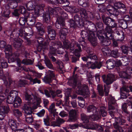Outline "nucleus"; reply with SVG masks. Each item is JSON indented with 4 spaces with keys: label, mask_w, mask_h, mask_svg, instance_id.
I'll return each mask as SVG.
<instances>
[{
    "label": "nucleus",
    "mask_w": 132,
    "mask_h": 132,
    "mask_svg": "<svg viewBox=\"0 0 132 132\" xmlns=\"http://www.w3.org/2000/svg\"><path fill=\"white\" fill-rule=\"evenodd\" d=\"M18 54L16 53H12L9 57L6 56V58L8 59V62L9 63L15 62L18 56Z\"/></svg>",
    "instance_id": "28"
},
{
    "label": "nucleus",
    "mask_w": 132,
    "mask_h": 132,
    "mask_svg": "<svg viewBox=\"0 0 132 132\" xmlns=\"http://www.w3.org/2000/svg\"><path fill=\"white\" fill-rule=\"evenodd\" d=\"M74 20L76 23L77 27H81V25L82 24V19L79 15L76 14L74 17Z\"/></svg>",
    "instance_id": "32"
},
{
    "label": "nucleus",
    "mask_w": 132,
    "mask_h": 132,
    "mask_svg": "<svg viewBox=\"0 0 132 132\" xmlns=\"http://www.w3.org/2000/svg\"><path fill=\"white\" fill-rule=\"evenodd\" d=\"M125 122L126 121L125 120L119 117L116 118L115 122L113 124L118 126L123 125Z\"/></svg>",
    "instance_id": "37"
},
{
    "label": "nucleus",
    "mask_w": 132,
    "mask_h": 132,
    "mask_svg": "<svg viewBox=\"0 0 132 132\" xmlns=\"http://www.w3.org/2000/svg\"><path fill=\"white\" fill-rule=\"evenodd\" d=\"M113 29L109 26L106 25L104 31V35L106 38H107L109 39H113V36L112 33L113 32L112 30Z\"/></svg>",
    "instance_id": "16"
},
{
    "label": "nucleus",
    "mask_w": 132,
    "mask_h": 132,
    "mask_svg": "<svg viewBox=\"0 0 132 132\" xmlns=\"http://www.w3.org/2000/svg\"><path fill=\"white\" fill-rule=\"evenodd\" d=\"M78 3L80 6L84 7H88L89 6L88 0H78Z\"/></svg>",
    "instance_id": "38"
},
{
    "label": "nucleus",
    "mask_w": 132,
    "mask_h": 132,
    "mask_svg": "<svg viewBox=\"0 0 132 132\" xmlns=\"http://www.w3.org/2000/svg\"><path fill=\"white\" fill-rule=\"evenodd\" d=\"M4 58H2L0 59V61L2 67L3 68H7L8 67L7 63L4 60Z\"/></svg>",
    "instance_id": "58"
},
{
    "label": "nucleus",
    "mask_w": 132,
    "mask_h": 132,
    "mask_svg": "<svg viewBox=\"0 0 132 132\" xmlns=\"http://www.w3.org/2000/svg\"><path fill=\"white\" fill-rule=\"evenodd\" d=\"M113 126L115 129L113 130V132H123V130L122 127L116 125L115 124H113Z\"/></svg>",
    "instance_id": "60"
},
{
    "label": "nucleus",
    "mask_w": 132,
    "mask_h": 132,
    "mask_svg": "<svg viewBox=\"0 0 132 132\" xmlns=\"http://www.w3.org/2000/svg\"><path fill=\"white\" fill-rule=\"evenodd\" d=\"M114 6L116 7L118 9H123L125 12L126 10V8L125 5L121 2H116L114 4Z\"/></svg>",
    "instance_id": "40"
},
{
    "label": "nucleus",
    "mask_w": 132,
    "mask_h": 132,
    "mask_svg": "<svg viewBox=\"0 0 132 132\" xmlns=\"http://www.w3.org/2000/svg\"><path fill=\"white\" fill-rule=\"evenodd\" d=\"M86 67L92 69H94L96 68L100 69L102 66V62H101L95 61L94 62H92L90 61L87 62Z\"/></svg>",
    "instance_id": "15"
},
{
    "label": "nucleus",
    "mask_w": 132,
    "mask_h": 132,
    "mask_svg": "<svg viewBox=\"0 0 132 132\" xmlns=\"http://www.w3.org/2000/svg\"><path fill=\"white\" fill-rule=\"evenodd\" d=\"M10 5V8L13 9L16 7L18 6V3L15 0H7Z\"/></svg>",
    "instance_id": "45"
},
{
    "label": "nucleus",
    "mask_w": 132,
    "mask_h": 132,
    "mask_svg": "<svg viewBox=\"0 0 132 132\" xmlns=\"http://www.w3.org/2000/svg\"><path fill=\"white\" fill-rule=\"evenodd\" d=\"M46 66L49 68L52 69L53 65L51 63L50 60L48 59H45L44 60Z\"/></svg>",
    "instance_id": "63"
},
{
    "label": "nucleus",
    "mask_w": 132,
    "mask_h": 132,
    "mask_svg": "<svg viewBox=\"0 0 132 132\" xmlns=\"http://www.w3.org/2000/svg\"><path fill=\"white\" fill-rule=\"evenodd\" d=\"M25 114L26 120V122L29 123H32L33 121V118L31 114L32 113V108L29 105L27 104H24L23 107Z\"/></svg>",
    "instance_id": "3"
},
{
    "label": "nucleus",
    "mask_w": 132,
    "mask_h": 132,
    "mask_svg": "<svg viewBox=\"0 0 132 132\" xmlns=\"http://www.w3.org/2000/svg\"><path fill=\"white\" fill-rule=\"evenodd\" d=\"M2 79L3 80L4 83L6 87L9 86L13 82V81L11 78L9 77L8 80L9 82H8L6 80V77L5 76H3L2 77Z\"/></svg>",
    "instance_id": "42"
},
{
    "label": "nucleus",
    "mask_w": 132,
    "mask_h": 132,
    "mask_svg": "<svg viewBox=\"0 0 132 132\" xmlns=\"http://www.w3.org/2000/svg\"><path fill=\"white\" fill-rule=\"evenodd\" d=\"M102 78L103 82L108 85L112 83L114 81L116 80L114 75L111 73L108 74L106 76L105 75L102 76ZM104 90L105 93V95H108L109 92L110 87L108 86H104Z\"/></svg>",
    "instance_id": "2"
},
{
    "label": "nucleus",
    "mask_w": 132,
    "mask_h": 132,
    "mask_svg": "<svg viewBox=\"0 0 132 132\" xmlns=\"http://www.w3.org/2000/svg\"><path fill=\"white\" fill-rule=\"evenodd\" d=\"M63 120V119L58 118H56V121H53L51 122V126L54 127L55 126L60 127L61 124L64 122Z\"/></svg>",
    "instance_id": "29"
},
{
    "label": "nucleus",
    "mask_w": 132,
    "mask_h": 132,
    "mask_svg": "<svg viewBox=\"0 0 132 132\" xmlns=\"http://www.w3.org/2000/svg\"><path fill=\"white\" fill-rule=\"evenodd\" d=\"M108 101V108L109 110H114L117 109V105L114 98L111 96L107 97Z\"/></svg>",
    "instance_id": "13"
},
{
    "label": "nucleus",
    "mask_w": 132,
    "mask_h": 132,
    "mask_svg": "<svg viewBox=\"0 0 132 132\" xmlns=\"http://www.w3.org/2000/svg\"><path fill=\"white\" fill-rule=\"evenodd\" d=\"M57 44L59 45V47H60V48L57 51V53L59 54H63L64 52L63 51V49L62 48L63 46L62 43L59 42H58Z\"/></svg>",
    "instance_id": "64"
},
{
    "label": "nucleus",
    "mask_w": 132,
    "mask_h": 132,
    "mask_svg": "<svg viewBox=\"0 0 132 132\" xmlns=\"http://www.w3.org/2000/svg\"><path fill=\"white\" fill-rule=\"evenodd\" d=\"M107 67L109 69H111L115 67L114 60L109 59L106 62Z\"/></svg>",
    "instance_id": "43"
},
{
    "label": "nucleus",
    "mask_w": 132,
    "mask_h": 132,
    "mask_svg": "<svg viewBox=\"0 0 132 132\" xmlns=\"http://www.w3.org/2000/svg\"><path fill=\"white\" fill-rule=\"evenodd\" d=\"M107 38V39H104L101 41V43L102 45L107 46L110 45L111 43L110 40L108 38Z\"/></svg>",
    "instance_id": "55"
},
{
    "label": "nucleus",
    "mask_w": 132,
    "mask_h": 132,
    "mask_svg": "<svg viewBox=\"0 0 132 132\" xmlns=\"http://www.w3.org/2000/svg\"><path fill=\"white\" fill-rule=\"evenodd\" d=\"M13 112L14 115L17 118L20 117L22 116L21 112L18 109H13Z\"/></svg>",
    "instance_id": "52"
},
{
    "label": "nucleus",
    "mask_w": 132,
    "mask_h": 132,
    "mask_svg": "<svg viewBox=\"0 0 132 132\" xmlns=\"http://www.w3.org/2000/svg\"><path fill=\"white\" fill-rule=\"evenodd\" d=\"M27 16V23L28 25L32 26L34 25L36 22V18L34 17H30L29 14L26 13Z\"/></svg>",
    "instance_id": "27"
},
{
    "label": "nucleus",
    "mask_w": 132,
    "mask_h": 132,
    "mask_svg": "<svg viewBox=\"0 0 132 132\" xmlns=\"http://www.w3.org/2000/svg\"><path fill=\"white\" fill-rule=\"evenodd\" d=\"M26 85H29L27 81L25 80H20L18 82V86L21 87Z\"/></svg>",
    "instance_id": "59"
},
{
    "label": "nucleus",
    "mask_w": 132,
    "mask_h": 132,
    "mask_svg": "<svg viewBox=\"0 0 132 132\" xmlns=\"http://www.w3.org/2000/svg\"><path fill=\"white\" fill-rule=\"evenodd\" d=\"M126 89L124 87H123L120 88V95L121 97L122 98H126L128 96L129 94L127 93Z\"/></svg>",
    "instance_id": "36"
},
{
    "label": "nucleus",
    "mask_w": 132,
    "mask_h": 132,
    "mask_svg": "<svg viewBox=\"0 0 132 132\" xmlns=\"http://www.w3.org/2000/svg\"><path fill=\"white\" fill-rule=\"evenodd\" d=\"M68 33V28L65 26V27L61 29L59 31V34L60 38L63 40H65Z\"/></svg>",
    "instance_id": "19"
},
{
    "label": "nucleus",
    "mask_w": 132,
    "mask_h": 132,
    "mask_svg": "<svg viewBox=\"0 0 132 132\" xmlns=\"http://www.w3.org/2000/svg\"><path fill=\"white\" fill-rule=\"evenodd\" d=\"M56 54L55 52H50L49 53L48 56L49 57L52 59V61L53 62H56L58 71H59L61 73H62L63 72L62 69H63L64 67L61 61L58 60L56 61V59L53 56V55H55Z\"/></svg>",
    "instance_id": "9"
},
{
    "label": "nucleus",
    "mask_w": 132,
    "mask_h": 132,
    "mask_svg": "<svg viewBox=\"0 0 132 132\" xmlns=\"http://www.w3.org/2000/svg\"><path fill=\"white\" fill-rule=\"evenodd\" d=\"M121 61L123 65L126 66L129 64V59L128 57L124 56L122 57Z\"/></svg>",
    "instance_id": "47"
},
{
    "label": "nucleus",
    "mask_w": 132,
    "mask_h": 132,
    "mask_svg": "<svg viewBox=\"0 0 132 132\" xmlns=\"http://www.w3.org/2000/svg\"><path fill=\"white\" fill-rule=\"evenodd\" d=\"M45 5L43 4H39L36 6L34 9V10H32L31 12L29 13H27V14H29L30 17H34L36 18L38 17L40 15V11L43 12L44 11Z\"/></svg>",
    "instance_id": "6"
},
{
    "label": "nucleus",
    "mask_w": 132,
    "mask_h": 132,
    "mask_svg": "<svg viewBox=\"0 0 132 132\" xmlns=\"http://www.w3.org/2000/svg\"><path fill=\"white\" fill-rule=\"evenodd\" d=\"M8 123L9 125L13 131H15L17 129V126L15 121L12 120V119H9Z\"/></svg>",
    "instance_id": "35"
},
{
    "label": "nucleus",
    "mask_w": 132,
    "mask_h": 132,
    "mask_svg": "<svg viewBox=\"0 0 132 132\" xmlns=\"http://www.w3.org/2000/svg\"><path fill=\"white\" fill-rule=\"evenodd\" d=\"M68 83L69 86H72L74 88H76L77 85V81L75 78L69 80Z\"/></svg>",
    "instance_id": "49"
},
{
    "label": "nucleus",
    "mask_w": 132,
    "mask_h": 132,
    "mask_svg": "<svg viewBox=\"0 0 132 132\" xmlns=\"http://www.w3.org/2000/svg\"><path fill=\"white\" fill-rule=\"evenodd\" d=\"M118 23L121 26L122 28L123 29H126L128 26V23L122 19H119L118 20Z\"/></svg>",
    "instance_id": "39"
},
{
    "label": "nucleus",
    "mask_w": 132,
    "mask_h": 132,
    "mask_svg": "<svg viewBox=\"0 0 132 132\" xmlns=\"http://www.w3.org/2000/svg\"><path fill=\"white\" fill-rule=\"evenodd\" d=\"M34 2L32 1L28 2L26 4V7L27 9L29 10H32L34 8Z\"/></svg>",
    "instance_id": "51"
},
{
    "label": "nucleus",
    "mask_w": 132,
    "mask_h": 132,
    "mask_svg": "<svg viewBox=\"0 0 132 132\" xmlns=\"http://www.w3.org/2000/svg\"><path fill=\"white\" fill-rule=\"evenodd\" d=\"M11 41L13 42V46L16 49H18L20 47L23 42V41L20 38L18 39Z\"/></svg>",
    "instance_id": "26"
},
{
    "label": "nucleus",
    "mask_w": 132,
    "mask_h": 132,
    "mask_svg": "<svg viewBox=\"0 0 132 132\" xmlns=\"http://www.w3.org/2000/svg\"><path fill=\"white\" fill-rule=\"evenodd\" d=\"M89 119L93 121L97 122L101 118V115L99 111L89 116Z\"/></svg>",
    "instance_id": "22"
},
{
    "label": "nucleus",
    "mask_w": 132,
    "mask_h": 132,
    "mask_svg": "<svg viewBox=\"0 0 132 132\" xmlns=\"http://www.w3.org/2000/svg\"><path fill=\"white\" fill-rule=\"evenodd\" d=\"M63 47L66 49H69L70 52H73L74 51V47L73 45H72L70 42L68 41L67 40H63Z\"/></svg>",
    "instance_id": "20"
},
{
    "label": "nucleus",
    "mask_w": 132,
    "mask_h": 132,
    "mask_svg": "<svg viewBox=\"0 0 132 132\" xmlns=\"http://www.w3.org/2000/svg\"><path fill=\"white\" fill-rule=\"evenodd\" d=\"M102 51L104 55H107L110 52V50L108 47L105 46L102 48Z\"/></svg>",
    "instance_id": "57"
},
{
    "label": "nucleus",
    "mask_w": 132,
    "mask_h": 132,
    "mask_svg": "<svg viewBox=\"0 0 132 132\" xmlns=\"http://www.w3.org/2000/svg\"><path fill=\"white\" fill-rule=\"evenodd\" d=\"M25 32L21 30H19V29H15L12 31L10 35V40L18 39L19 37L21 38V34H22L23 32Z\"/></svg>",
    "instance_id": "14"
},
{
    "label": "nucleus",
    "mask_w": 132,
    "mask_h": 132,
    "mask_svg": "<svg viewBox=\"0 0 132 132\" xmlns=\"http://www.w3.org/2000/svg\"><path fill=\"white\" fill-rule=\"evenodd\" d=\"M48 36L49 40H54L55 38L56 34L55 31L53 29L51 26H48L47 27Z\"/></svg>",
    "instance_id": "17"
},
{
    "label": "nucleus",
    "mask_w": 132,
    "mask_h": 132,
    "mask_svg": "<svg viewBox=\"0 0 132 132\" xmlns=\"http://www.w3.org/2000/svg\"><path fill=\"white\" fill-rule=\"evenodd\" d=\"M46 10V12H43V19L45 22L46 23H48L50 20V15L53 14L55 10L49 6L47 7Z\"/></svg>",
    "instance_id": "10"
},
{
    "label": "nucleus",
    "mask_w": 132,
    "mask_h": 132,
    "mask_svg": "<svg viewBox=\"0 0 132 132\" xmlns=\"http://www.w3.org/2000/svg\"><path fill=\"white\" fill-rule=\"evenodd\" d=\"M5 9L4 10L3 13L2 15L3 17L8 18H9V15L11 13L10 10V6L9 5H5Z\"/></svg>",
    "instance_id": "30"
},
{
    "label": "nucleus",
    "mask_w": 132,
    "mask_h": 132,
    "mask_svg": "<svg viewBox=\"0 0 132 132\" xmlns=\"http://www.w3.org/2000/svg\"><path fill=\"white\" fill-rule=\"evenodd\" d=\"M76 92L78 94L82 95L85 98H88L90 96V93L88 86L86 84L83 85L81 87H77Z\"/></svg>",
    "instance_id": "4"
},
{
    "label": "nucleus",
    "mask_w": 132,
    "mask_h": 132,
    "mask_svg": "<svg viewBox=\"0 0 132 132\" xmlns=\"http://www.w3.org/2000/svg\"><path fill=\"white\" fill-rule=\"evenodd\" d=\"M132 71V68L129 67H127L125 71H121L119 74L120 77L125 80L129 79L131 78L130 74Z\"/></svg>",
    "instance_id": "11"
},
{
    "label": "nucleus",
    "mask_w": 132,
    "mask_h": 132,
    "mask_svg": "<svg viewBox=\"0 0 132 132\" xmlns=\"http://www.w3.org/2000/svg\"><path fill=\"white\" fill-rule=\"evenodd\" d=\"M36 27L37 30L38 34L40 36H43L45 32L43 24L40 23L38 22L36 24Z\"/></svg>",
    "instance_id": "24"
},
{
    "label": "nucleus",
    "mask_w": 132,
    "mask_h": 132,
    "mask_svg": "<svg viewBox=\"0 0 132 132\" xmlns=\"http://www.w3.org/2000/svg\"><path fill=\"white\" fill-rule=\"evenodd\" d=\"M81 120L84 121V122L87 123L89 122V116H88L86 114L82 113L81 115Z\"/></svg>",
    "instance_id": "53"
},
{
    "label": "nucleus",
    "mask_w": 132,
    "mask_h": 132,
    "mask_svg": "<svg viewBox=\"0 0 132 132\" xmlns=\"http://www.w3.org/2000/svg\"><path fill=\"white\" fill-rule=\"evenodd\" d=\"M27 16H26L24 17L20 18L19 20V23L22 26L24 25L26 22H27Z\"/></svg>",
    "instance_id": "61"
},
{
    "label": "nucleus",
    "mask_w": 132,
    "mask_h": 132,
    "mask_svg": "<svg viewBox=\"0 0 132 132\" xmlns=\"http://www.w3.org/2000/svg\"><path fill=\"white\" fill-rule=\"evenodd\" d=\"M97 89L98 90L99 94L101 96L104 95V91L102 86L101 85H98L97 86Z\"/></svg>",
    "instance_id": "62"
},
{
    "label": "nucleus",
    "mask_w": 132,
    "mask_h": 132,
    "mask_svg": "<svg viewBox=\"0 0 132 132\" xmlns=\"http://www.w3.org/2000/svg\"><path fill=\"white\" fill-rule=\"evenodd\" d=\"M69 114L68 120L69 122H74L77 120V112L75 110H70L69 112Z\"/></svg>",
    "instance_id": "23"
},
{
    "label": "nucleus",
    "mask_w": 132,
    "mask_h": 132,
    "mask_svg": "<svg viewBox=\"0 0 132 132\" xmlns=\"http://www.w3.org/2000/svg\"><path fill=\"white\" fill-rule=\"evenodd\" d=\"M79 12L82 18L84 19H86L87 18H88L87 11L84 8H81Z\"/></svg>",
    "instance_id": "41"
},
{
    "label": "nucleus",
    "mask_w": 132,
    "mask_h": 132,
    "mask_svg": "<svg viewBox=\"0 0 132 132\" xmlns=\"http://www.w3.org/2000/svg\"><path fill=\"white\" fill-rule=\"evenodd\" d=\"M3 87H0V105L5 98V94L3 93Z\"/></svg>",
    "instance_id": "46"
},
{
    "label": "nucleus",
    "mask_w": 132,
    "mask_h": 132,
    "mask_svg": "<svg viewBox=\"0 0 132 132\" xmlns=\"http://www.w3.org/2000/svg\"><path fill=\"white\" fill-rule=\"evenodd\" d=\"M9 108L8 106H2L0 108V120H2L4 119L5 114L8 112Z\"/></svg>",
    "instance_id": "18"
},
{
    "label": "nucleus",
    "mask_w": 132,
    "mask_h": 132,
    "mask_svg": "<svg viewBox=\"0 0 132 132\" xmlns=\"http://www.w3.org/2000/svg\"><path fill=\"white\" fill-rule=\"evenodd\" d=\"M26 78L27 79L30 80V84L32 85H33L36 83L40 84L41 82L40 80H38L37 78L33 79L29 74H28L26 76Z\"/></svg>",
    "instance_id": "33"
},
{
    "label": "nucleus",
    "mask_w": 132,
    "mask_h": 132,
    "mask_svg": "<svg viewBox=\"0 0 132 132\" xmlns=\"http://www.w3.org/2000/svg\"><path fill=\"white\" fill-rule=\"evenodd\" d=\"M76 49L75 51V55L77 57L73 56L71 58V62L72 63H75L77 61L79 60L78 57L80 56V53L81 51L79 52V49Z\"/></svg>",
    "instance_id": "34"
},
{
    "label": "nucleus",
    "mask_w": 132,
    "mask_h": 132,
    "mask_svg": "<svg viewBox=\"0 0 132 132\" xmlns=\"http://www.w3.org/2000/svg\"><path fill=\"white\" fill-rule=\"evenodd\" d=\"M111 56L115 58L118 57L119 56V54L117 49H116L111 51Z\"/></svg>",
    "instance_id": "56"
},
{
    "label": "nucleus",
    "mask_w": 132,
    "mask_h": 132,
    "mask_svg": "<svg viewBox=\"0 0 132 132\" xmlns=\"http://www.w3.org/2000/svg\"><path fill=\"white\" fill-rule=\"evenodd\" d=\"M83 26L87 30H90V31H95L97 30L96 26L90 21H87L82 22V24L81 27Z\"/></svg>",
    "instance_id": "12"
},
{
    "label": "nucleus",
    "mask_w": 132,
    "mask_h": 132,
    "mask_svg": "<svg viewBox=\"0 0 132 132\" xmlns=\"http://www.w3.org/2000/svg\"><path fill=\"white\" fill-rule=\"evenodd\" d=\"M46 1L49 2L53 5H57L59 4L65 3L67 0H45Z\"/></svg>",
    "instance_id": "31"
},
{
    "label": "nucleus",
    "mask_w": 132,
    "mask_h": 132,
    "mask_svg": "<svg viewBox=\"0 0 132 132\" xmlns=\"http://www.w3.org/2000/svg\"><path fill=\"white\" fill-rule=\"evenodd\" d=\"M106 10L110 14L117 16L119 14V12L116 10L112 5L109 4L107 6Z\"/></svg>",
    "instance_id": "21"
},
{
    "label": "nucleus",
    "mask_w": 132,
    "mask_h": 132,
    "mask_svg": "<svg viewBox=\"0 0 132 132\" xmlns=\"http://www.w3.org/2000/svg\"><path fill=\"white\" fill-rule=\"evenodd\" d=\"M50 118L48 115H47L43 119L44 125L46 126H51V123L50 122Z\"/></svg>",
    "instance_id": "48"
},
{
    "label": "nucleus",
    "mask_w": 132,
    "mask_h": 132,
    "mask_svg": "<svg viewBox=\"0 0 132 132\" xmlns=\"http://www.w3.org/2000/svg\"><path fill=\"white\" fill-rule=\"evenodd\" d=\"M9 95L11 96L12 97L15 99V101L13 104L14 108H17L20 105L21 103V100L20 97L18 96V93L16 90H12L9 93Z\"/></svg>",
    "instance_id": "8"
},
{
    "label": "nucleus",
    "mask_w": 132,
    "mask_h": 132,
    "mask_svg": "<svg viewBox=\"0 0 132 132\" xmlns=\"http://www.w3.org/2000/svg\"><path fill=\"white\" fill-rule=\"evenodd\" d=\"M65 24L64 21L62 18H57V21L55 23V27L58 29H62L65 27Z\"/></svg>",
    "instance_id": "25"
},
{
    "label": "nucleus",
    "mask_w": 132,
    "mask_h": 132,
    "mask_svg": "<svg viewBox=\"0 0 132 132\" xmlns=\"http://www.w3.org/2000/svg\"><path fill=\"white\" fill-rule=\"evenodd\" d=\"M25 97L26 100L28 101L26 104H27L28 106L29 105L30 106L32 104L36 102H37V104L38 105H39L41 103V98L36 96H34L33 98L31 95L27 94Z\"/></svg>",
    "instance_id": "7"
},
{
    "label": "nucleus",
    "mask_w": 132,
    "mask_h": 132,
    "mask_svg": "<svg viewBox=\"0 0 132 132\" xmlns=\"http://www.w3.org/2000/svg\"><path fill=\"white\" fill-rule=\"evenodd\" d=\"M35 39L38 44L42 45H45L46 44L45 43L44 44H43L44 39L42 37L36 35L35 37Z\"/></svg>",
    "instance_id": "54"
},
{
    "label": "nucleus",
    "mask_w": 132,
    "mask_h": 132,
    "mask_svg": "<svg viewBox=\"0 0 132 132\" xmlns=\"http://www.w3.org/2000/svg\"><path fill=\"white\" fill-rule=\"evenodd\" d=\"M102 19L103 23L106 25L109 26L112 28L117 29L118 28L117 23L113 19L109 17H106L103 15Z\"/></svg>",
    "instance_id": "5"
},
{
    "label": "nucleus",
    "mask_w": 132,
    "mask_h": 132,
    "mask_svg": "<svg viewBox=\"0 0 132 132\" xmlns=\"http://www.w3.org/2000/svg\"><path fill=\"white\" fill-rule=\"evenodd\" d=\"M81 37L78 40V42H76L75 43V45L79 49V51H81V49L80 45L82 46V48L84 49L86 46V43L85 41V38L87 37L88 36V39L90 43L93 47L96 46L98 44L97 40L95 37V35L93 31H90L89 34H88L86 31H82L81 32Z\"/></svg>",
    "instance_id": "1"
},
{
    "label": "nucleus",
    "mask_w": 132,
    "mask_h": 132,
    "mask_svg": "<svg viewBox=\"0 0 132 132\" xmlns=\"http://www.w3.org/2000/svg\"><path fill=\"white\" fill-rule=\"evenodd\" d=\"M87 112L88 113L92 112L93 114L94 113L98 111L95 107L93 105L89 106L87 108Z\"/></svg>",
    "instance_id": "44"
},
{
    "label": "nucleus",
    "mask_w": 132,
    "mask_h": 132,
    "mask_svg": "<svg viewBox=\"0 0 132 132\" xmlns=\"http://www.w3.org/2000/svg\"><path fill=\"white\" fill-rule=\"evenodd\" d=\"M104 32H102L101 30H98L96 33L97 37L101 41L104 38L105 36L104 35Z\"/></svg>",
    "instance_id": "50"
}]
</instances>
